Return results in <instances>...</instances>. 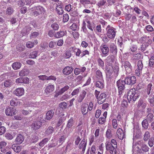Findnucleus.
<instances>
[{"label":"nucleus","mask_w":154,"mask_h":154,"mask_svg":"<svg viewBox=\"0 0 154 154\" xmlns=\"http://www.w3.org/2000/svg\"><path fill=\"white\" fill-rule=\"evenodd\" d=\"M106 150L109 153L106 154H117L118 146L116 140L113 139H111L110 142L106 141L105 143Z\"/></svg>","instance_id":"nucleus-1"},{"label":"nucleus","mask_w":154,"mask_h":154,"mask_svg":"<svg viewBox=\"0 0 154 154\" xmlns=\"http://www.w3.org/2000/svg\"><path fill=\"white\" fill-rule=\"evenodd\" d=\"M45 12L44 8L40 5L34 7L29 11L30 15L35 17L39 15L40 14H44Z\"/></svg>","instance_id":"nucleus-2"},{"label":"nucleus","mask_w":154,"mask_h":154,"mask_svg":"<svg viewBox=\"0 0 154 154\" xmlns=\"http://www.w3.org/2000/svg\"><path fill=\"white\" fill-rule=\"evenodd\" d=\"M140 96L138 92H136L134 88L131 89L128 92L127 99L129 102L130 101H135Z\"/></svg>","instance_id":"nucleus-3"},{"label":"nucleus","mask_w":154,"mask_h":154,"mask_svg":"<svg viewBox=\"0 0 154 154\" xmlns=\"http://www.w3.org/2000/svg\"><path fill=\"white\" fill-rule=\"evenodd\" d=\"M100 91L95 90L94 93L95 97L97 100V102L98 104H101L105 101L106 97V94L104 92L101 93L99 95Z\"/></svg>","instance_id":"nucleus-4"},{"label":"nucleus","mask_w":154,"mask_h":154,"mask_svg":"<svg viewBox=\"0 0 154 154\" xmlns=\"http://www.w3.org/2000/svg\"><path fill=\"white\" fill-rule=\"evenodd\" d=\"M116 84L119 90V94L120 95L125 89V85L126 83L125 81L119 79L117 82Z\"/></svg>","instance_id":"nucleus-5"},{"label":"nucleus","mask_w":154,"mask_h":154,"mask_svg":"<svg viewBox=\"0 0 154 154\" xmlns=\"http://www.w3.org/2000/svg\"><path fill=\"white\" fill-rule=\"evenodd\" d=\"M139 142L140 143H138V144L140 146V148L137 147V148H138V149L137 150V152L141 153H142V151L145 152H148L149 149L148 146L143 142Z\"/></svg>","instance_id":"nucleus-6"},{"label":"nucleus","mask_w":154,"mask_h":154,"mask_svg":"<svg viewBox=\"0 0 154 154\" xmlns=\"http://www.w3.org/2000/svg\"><path fill=\"white\" fill-rule=\"evenodd\" d=\"M105 69L106 76L110 77L113 72V66L112 63L107 64L106 66Z\"/></svg>","instance_id":"nucleus-7"},{"label":"nucleus","mask_w":154,"mask_h":154,"mask_svg":"<svg viewBox=\"0 0 154 154\" xmlns=\"http://www.w3.org/2000/svg\"><path fill=\"white\" fill-rule=\"evenodd\" d=\"M137 67L135 70V75L136 76H139L142 73V71L143 68V64L142 60H139L137 63Z\"/></svg>","instance_id":"nucleus-8"},{"label":"nucleus","mask_w":154,"mask_h":154,"mask_svg":"<svg viewBox=\"0 0 154 154\" xmlns=\"http://www.w3.org/2000/svg\"><path fill=\"white\" fill-rule=\"evenodd\" d=\"M5 114L8 116H12L17 113V110L14 108L8 107L5 110Z\"/></svg>","instance_id":"nucleus-9"},{"label":"nucleus","mask_w":154,"mask_h":154,"mask_svg":"<svg viewBox=\"0 0 154 154\" xmlns=\"http://www.w3.org/2000/svg\"><path fill=\"white\" fill-rule=\"evenodd\" d=\"M125 81L126 84L134 85L136 82V78L134 76H132L130 77H126L125 78Z\"/></svg>","instance_id":"nucleus-10"},{"label":"nucleus","mask_w":154,"mask_h":154,"mask_svg":"<svg viewBox=\"0 0 154 154\" xmlns=\"http://www.w3.org/2000/svg\"><path fill=\"white\" fill-rule=\"evenodd\" d=\"M100 49L102 54L105 56L108 54L109 49L106 45H101L100 47Z\"/></svg>","instance_id":"nucleus-11"},{"label":"nucleus","mask_w":154,"mask_h":154,"mask_svg":"<svg viewBox=\"0 0 154 154\" xmlns=\"http://www.w3.org/2000/svg\"><path fill=\"white\" fill-rule=\"evenodd\" d=\"M24 90L22 88H18L14 91V94L17 96H21L24 94Z\"/></svg>","instance_id":"nucleus-12"},{"label":"nucleus","mask_w":154,"mask_h":154,"mask_svg":"<svg viewBox=\"0 0 154 154\" xmlns=\"http://www.w3.org/2000/svg\"><path fill=\"white\" fill-rule=\"evenodd\" d=\"M73 68L72 66H66L63 70V73L66 75H68L70 74L73 71Z\"/></svg>","instance_id":"nucleus-13"},{"label":"nucleus","mask_w":154,"mask_h":154,"mask_svg":"<svg viewBox=\"0 0 154 154\" xmlns=\"http://www.w3.org/2000/svg\"><path fill=\"white\" fill-rule=\"evenodd\" d=\"M137 41L138 43H140L143 44L141 46V50L142 52L146 50V48L148 46L149 44L150 43H148L147 41V42H144V39H139V40H137Z\"/></svg>","instance_id":"nucleus-14"},{"label":"nucleus","mask_w":154,"mask_h":154,"mask_svg":"<svg viewBox=\"0 0 154 154\" xmlns=\"http://www.w3.org/2000/svg\"><path fill=\"white\" fill-rule=\"evenodd\" d=\"M116 134L118 138L121 140L123 139L125 136V134L121 128H118L116 131Z\"/></svg>","instance_id":"nucleus-15"},{"label":"nucleus","mask_w":154,"mask_h":154,"mask_svg":"<svg viewBox=\"0 0 154 154\" xmlns=\"http://www.w3.org/2000/svg\"><path fill=\"white\" fill-rule=\"evenodd\" d=\"M67 34V32L65 30H60L54 34V37L57 38L63 37Z\"/></svg>","instance_id":"nucleus-16"},{"label":"nucleus","mask_w":154,"mask_h":154,"mask_svg":"<svg viewBox=\"0 0 154 154\" xmlns=\"http://www.w3.org/2000/svg\"><path fill=\"white\" fill-rule=\"evenodd\" d=\"M114 29V28H113L108 29L107 34L109 38H113L115 37L116 32L115 31Z\"/></svg>","instance_id":"nucleus-17"},{"label":"nucleus","mask_w":154,"mask_h":154,"mask_svg":"<svg viewBox=\"0 0 154 154\" xmlns=\"http://www.w3.org/2000/svg\"><path fill=\"white\" fill-rule=\"evenodd\" d=\"M24 140V137L21 134H17L15 140V142L17 144H20L22 143Z\"/></svg>","instance_id":"nucleus-18"},{"label":"nucleus","mask_w":154,"mask_h":154,"mask_svg":"<svg viewBox=\"0 0 154 154\" xmlns=\"http://www.w3.org/2000/svg\"><path fill=\"white\" fill-rule=\"evenodd\" d=\"M87 143V141L85 139H83L79 145V149H82V151L83 152H84Z\"/></svg>","instance_id":"nucleus-19"},{"label":"nucleus","mask_w":154,"mask_h":154,"mask_svg":"<svg viewBox=\"0 0 154 154\" xmlns=\"http://www.w3.org/2000/svg\"><path fill=\"white\" fill-rule=\"evenodd\" d=\"M86 68L85 66H83L80 68H75L74 70V73L76 75H78L81 72L83 73L86 70Z\"/></svg>","instance_id":"nucleus-20"},{"label":"nucleus","mask_w":154,"mask_h":154,"mask_svg":"<svg viewBox=\"0 0 154 154\" xmlns=\"http://www.w3.org/2000/svg\"><path fill=\"white\" fill-rule=\"evenodd\" d=\"M88 104L85 103L83 104L81 107V111L82 114L85 115L88 113Z\"/></svg>","instance_id":"nucleus-21"},{"label":"nucleus","mask_w":154,"mask_h":154,"mask_svg":"<svg viewBox=\"0 0 154 154\" xmlns=\"http://www.w3.org/2000/svg\"><path fill=\"white\" fill-rule=\"evenodd\" d=\"M87 92L84 90L82 91L79 97L78 101L79 102H82L87 94Z\"/></svg>","instance_id":"nucleus-22"},{"label":"nucleus","mask_w":154,"mask_h":154,"mask_svg":"<svg viewBox=\"0 0 154 154\" xmlns=\"http://www.w3.org/2000/svg\"><path fill=\"white\" fill-rule=\"evenodd\" d=\"M54 90V85H50L47 87L45 89V92L47 94H51Z\"/></svg>","instance_id":"nucleus-23"},{"label":"nucleus","mask_w":154,"mask_h":154,"mask_svg":"<svg viewBox=\"0 0 154 154\" xmlns=\"http://www.w3.org/2000/svg\"><path fill=\"white\" fill-rule=\"evenodd\" d=\"M42 125V122L39 121H35L31 125L32 128L34 130H37L39 129Z\"/></svg>","instance_id":"nucleus-24"},{"label":"nucleus","mask_w":154,"mask_h":154,"mask_svg":"<svg viewBox=\"0 0 154 154\" xmlns=\"http://www.w3.org/2000/svg\"><path fill=\"white\" fill-rule=\"evenodd\" d=\"M54 114V112L52 110L47 111L46 114L45 119L48 120H50L53 117Z\"/></svg>","instance_id":"nucleus-25"},{"label":"nucleus","mask_w":154,"mask_h":154,"mask_svg":"<svg viewBox=\"0 0 154 154\" xmlns=\"http://www.w3.org/2000/svg\"><path fill=\"white\" fill-rule=\"evenodd\" d=\"M124 66L125 68L126 71L128 73H130L131 72V66L128 61H126L124 63Z\"/></svg>","instance_id":"nucleus-26"},{"label":"nucleus","mask_w":154,"mask_h":154,"mask_svg":"<svg viewBox=\"0 0 154 154\" xmlns=\"http://www.w3.org/2000/svg\"><path fill=\"white\" fill-rule=\"evenodd\" d=\"M31 28H32L30 27L29 25L25 26L23 28L21 31L22 35L24 36L25 35L29 32L31 30Z\"/></svg>","instance_id":"nucleus-27"},{"label":"nucleus","mask_w":154,"mask_h":154,"mask_svg":"<svg viewBox=\"0 0 154 154\" xmlns=\"http://www.w3.org/2000/svg\"><path fill=\"white\" fill-rule=\"evenodd\" d=\"M29 69L23 68L19 73V75L21 76L27 75L29 74Z\"/></svg>","instance_id":"nucleus-28"},{"label":"nucleus","mask_w":154,"mask_h":154,"mask_svg":"<svg viewBox=\"0 0 154 154\" xmlns=\"http://www.w3.org/2000/svg\"><path fill=\"white\" fill-rule=\"evenodd\" d=\"M96 88H98L100 89H102L104 87V83L103 81L98 80L97 81L95 84Z\"/></svg>","instance_id":"nucleus-29"},{"label":"nucleus","mask_w":154,"mask_h":154,"mask_svg":"<svg viewBox=\"0 0 154 154\" xmlns=\"http://www.w3.org/2000/svg\"><path fill=\"white\" fill-rule=\"evenodd\" d=\"M10 105L13 106H17L20 104L19 100L16 98H13L10 101Z\"/></svg>","instance_id":"nucleus-30"},{"label":"nucleus","mask_w":154,"mask_h":154,"mask_svg":"<svg viewBox=\"0 0 154 154\" xmlns=\"http://www.w3.org/2000/svg\"><path fill=\"white\" fill-rule=\"evenodd\" d=\"M21 66V64L18 62H15L12 65V68L14 70H17L20 69Z\"/></svg>","instance_id":"nucleus-31"},{"label":"nucleus","mask_w":154,"mask_h":154,"mask_svg":"<svg viewBox=\"0 0 154 154\" xmlns=\"http://www.w3.org/2000/svg\"><path fill=\"white\" fill-rule=\"evenodd\" d=\"M12 148L15 152L18 153L21 151L22 147L21 146H17L13 144L12 145Z\"/></svg>","instance_id":"nucleus-32"},{"label":"nucleus","mask_w":154,"mask_h":154,"mask_svg":"<svg viewBox=\"0 0 154 154\" xmlns=\"http://www.w3.org/2000/svg\"><path fill=\"white\" fill-rule=\"evenodd\" d=\"M38 43L37 40H35L34 42L28 41L26 43V46L27 48H30L33 47L35 45L37 44Z\"/></svg>","instance_id":"nucleus-33"},{"label":"nucleus","mask_w":154,"mask_h":154,"mask_svg":"<svg viewBox=\"0 0 154 154\" xmlns=\"http://www.w3.org/2000/svg\"><path fill=\"white\" fill-rule=\"evenodd\" d=\"M106 0H99L96 4V5L99 8H101L104 6L106 4Z\"/></svg>","instance_id":"nucleus-34"},{"label":"nucleus","mask_w":154,"mask_h":154,"mask_svg":"<svg viewBox=\"0 0 154 154\" xmlns=\"http://www.w3.org/2000/svg\"><path fill=\"white\" fill-rule=\"evenodd\" d=\"M56 11L57 13L59 15L62 14L63 12V8L59 5H57L56 8Z\"/></svg>","instance_id":"nucleus-35"},{"label":"nucleus","mask_w":154,"mask_h":154,"mask_svg":"<svg viewBox=\"0 0 154 154\" xmlns=\"http://www.w3.org/2000/svg\"><path fill=\"white\" fill-rule=\"evenodd\" d=\"M96 77L98 79H103L102 72L100 70H97L95 72Z\"/></svg>","instance_id":"nucleus-36"},{"label":"nucleus","mask_w":154,"mask_h":154,"mask_svg":"<svg viewBox=\"0 0 154 154\" xmlns=\"http://www.w3.org/2000/svg\"><path fill=\"white\" fill-rule=\"evenodd\" d=\"M142 57L143 56H142V54L141 53H137L133 55L132 59L133 60H138Z\"/></svg>","instance_id":"nucleus-37"},{"label":"nucleus","mask_w":154,"mask_h":154,"mask_svg":"<svg viewBox=\"0 0 154 154\" xmlns=\"http://www.w3.org/2000/svg\"><path fill=\"white\" fill-rule=\"evenodd\" d=\"M81 4L83 5V6L85 8V5L86 4H90L92 5L93 4L92 2H91L89 0H79Z\"/></svg>","instance_id":"nucleus-38"},{"label":"nucleus","mask_w":154,"mask_h":154,"mask_svg":"<svg viewBox=\"0 0 154 154\" xmlns=\"http://www.w3.org/2000/svg\"><path fill=\"white\" fill-rule=\"evenodd\" d=\"M54 131V128L53 127L49 126L45 131V133L47 135H49L52 134Z\"/></svg>","instance_id":"nucleus-39"},{"label":"nucleus","mask_w":154,"mask_h":154,"mask_svg":"<svg viewBox=\"0 0 154 154\" xmlns=\"http://www.w3.org/2000/svg\"><path fill=\"white\" fill-rule=\"evenodd\" d=\"M97 64L99 66L103 69L104 66V64L103 61L100 58H99L97 59Z\"/></svg>","instance_id":"nucleus-40"},{"label":"nucleus","mask_w":154,"mask_h":154,"mask_svg":"<svg viewBox=\"0 0 154 154\" xmlns=\"http://www.w3.org/2000/svg\"><path fill=\"white\" fill-rule=\"evenodd\" d=\"M113 57V56L112 55H110L107 57L106 60L107 64L112 63L114 61Z\"/></svg>","instance_id":"nucleus-41"},{"label":"nucleus","mask_w":154,"mask_h":154,"mask_svg":"<svg viewBox=\"0 0 154 154\" xmlns=\"http://www.w3.org/2000/svg\"><path fill=\"white\" fill-rule=\"evenodd\" d=\"M51 27L53 29V30L54 31L58 30L60 27L58 24L55 23L51 24Z\"/></svg>","instance_id":"nucleus-42"},{"label":"nucleus","mask_w":154,"mask_h":154,"mask_svg":"<svg viewBox=\"0 0 154 154\" xmlns=\"http://www.w3.org/2000/svg\"><path fill=\"white\" fill-rule=\"evenodd\" d=\"M13 8L11 6L8 7L6 10V13L7 14L11 15L14 12Z\"/></svg>","instance_id":"nucleus-43"},{"label":"nucleus","mask_w":154,"mask_h":154,"mask_svg":"<svg viewBox=\"0 0 154 154\" xmlns=\"http://www.w3.org/2000/svg\"><path fill=\"white\" fill-rule=\"evenodd\" d=\"M17 51H21L24 50L25 48V46L22 44H18L16 47Z\"/></svg>","instance_id":"nucleus-44"},{"label":"nucleus","mask_w":154,"mask_h":154,"mask_svg":"<svg viewBox=\"0 0 154 154\" xmlns=\"http://www.w3.org/2000/svg\"><path fill=\"white\" fill-rule=\"evenodd\" d=\"M38 54V52L36 51H33L29 54V57L30 58H35L36 57Z\"/></svg>","instance_id":"nucleus-45"},{"label":"nucleus","mask_w":154,"mask_h":154,"mask_svg":"<svg viewBox=\"0 0 154 154\" xmlns=\"http://www.w3.org/2000/svg\"><path fill=\"white\" fill-rule=\"evenodd\" d=\"M150 137L149 132L146 131L145 132L143 135V140L145 141H147L148 140Z\"/></svg>","instance_id":"nucleus-46"},{"label":"nucleus","mask_w":154,"mask_h":154,"mask_svg":"<svg viewBox=\"0 0 154 154\" xmlns=\"http://www.w3.org/2000/svg\"><path fill=\"white\" fill-rule=\"evenodd\" d=\"M146 119L144 120L142 122V127L146 129L148 128V122Z\"/></svg>","instance_id":"nucleus-47"},{"label":"nucleus","mask_w":154,"mask_h":154,"mask_svg":"<svg viewBox=\"0 0 154 154\" xmlns=\"http://www.w3.org/2000/svg\"><path fill=\"white\" fill-rule=\"evenodd\" d=\"M59 106L63 109H65L67 107V104L65 102H63L59 104Z\"/></svg>","instance_id":"nucleus-48"},{"label":"nucleus","mask_w":154,"mask_h":154,"mask_svg":"<svg viewBox=\"0 0 154 154\" xmlns=\"http://www.w3.org/2000/svg\"><path fill=\"white\" fill-rule=\"evenodd\" d=\"M87 23V27L88 29H90L91 31H93L92 24L90 21L88 19H86L85 21Z\"/></svg>","instance_id":"nucleus-49"},{"label":"nucleus","mask_w":154,"mask_h":154,"mask_svg":"<svg viewBox=\"0 0 154 154\" xmlns=\"http://www.w3.org/2000/svg\"><path fill=\"white\" fill-rule=\"evenodd\" d=\"M154 116L152 113H149L147 114V119H146L148 122H150L153 119Z\"/></svg>","instance_id":"nucleus-50"},{"label":"nucleus","mask_w":154,"mask_h":154,"mask_svg":"<svg viewBox=\"0 0 154 154\" xmlns=\"http://www.w3.org/2000/svg\"><path fill=\"white\" fill-rule=\"evenodd\" d=\"M110 50L112 51V53L113 52L117 53V48L116 45L114 44H112L110 45Z\"/></svg>","instance_id":"nucleus-51"},{"label":"nucleus","mask_w":154,"mask_h":154,"mask_svg":"<svg viewBox=\"0 0 154 154\" xmlns=\"http://www.w3.org/2000/svg\"><path fill=\"white\" fill-rule=\"evenodd\" d=\"M74 120L73 118H71L68 121L67 124V126L68 128L71 127L73 125Z\"/></svg>","instance_id":"nucleus-52"},{"label":"nucleus","mask_w":154,"mask_h":154,"mask_svg":"<svg viewBox=\"0 0 154 154\" xmlns=\"http://www.w3.org/2000/svg\"><path fill=\"white\" fill-rule=\"evenodd\" d=\"M86 24L85 22L84 21H83L82 24V29L84 32L85 33H87L88 32V30L86 27Z\"/></svg>","instance_id":"nucleus-53"},{"label":"nucleus","mask_w":154,"mask_h":154,"mask_svg":"<svg viewBox=\"0 0 154 154\" xmlns=\"http://www.w3.org/2000/svg\"><path fill=\"white\" fill-rule=\"evenodd\" d=\"M106 122L105 118L104 117H100V118L98 120V123L100 124H103Z\"/></svg>","instance_id":"nucleus-54"},{"label":"nucleus","mask_w":154,"mask_h":154,"mask_svg":"<svg viewBox=\"0 0 154 154\" xmlns=\"http://www.w3.org/2000/svg\"><path fill=\"white\" fill-rule=\"evenodd\" d=\"M49 139L47 138H44L43 140L39 144L40 146H43L44 144H45L48 141Z\"/></svg>","instance_id":"nucleus-55"},{"label":"nucleus","mask_w":154,"mask_h":154,"mask_svg":"<svg viewBox=\"0 0 154 154\" xmlns=\"http://www.w3.org/2000/svg\"><path fill=\"white\" fill-rule=\"evenodd\" d=\"M66 137L65 136V135H62L60 137V138H59L58 140V142L59 143H60L59 144V146H60L66 140Z\"/></svg>","instance_id":"nucleus-56"},{"label":"nucleus","mask_w":154,"mask_h":154,"mask_svg":"<svg viewBox=\"0 0 154 154\" xmlns=\"http://www.w3.org/2000/svg\"><path fill=\"white\" fill-rule=\"evenodd\" d=\"M152 86V84L151 83H149L147 85V88L146 90L147 92V93L148 95H149L150 93Z\"/></svg>","instance_id":"nucleus-57"},{"label":"nucleus","mask_w":154,"mask_h":154,"mask_svg":"<svg viewBox=\"0 0 154 154\" xmlns=\"http://www.w3.org/2000/svg\"><path fill=\"white\" fill-rule=\"evenodd\" d=\"M96 146L95 145H93L91 146L90 150V154H96Z\"/></svg>","instance_id":"nucleus-58"},{"label":"nucleus","mask_w":154,"mask_h":154,"mask_svg":"<svg viewBox=\"0 0 154 154\" xmlns=\"http://www.w3.org/2000/svg\"><path fill=\"white\" fill-rule=\"evenodd\" d=\"M69 88V86L68 85H66L63 88H61L60 91L61 93L63 94V93L65 92V91H67Z\"/></svg>","instance_id":"nucleus-59"},{"label":"nucleus","mask_w":154,"mask_h":154,"mask_svg":"<svg viewBox=\"0 0 154 154\" xmlns=\"http://www.w3.org/2000/svg\"><path fill=\"white\" fill-rule=\"evenodd\" d=\"M119 70V67L117 65H115L113 68V72L116 75H117Z\"/></svg>","instance_id":"nucleus-60"},{"label":"nucleus","mask_w":154,"mask_h":154,"mask_svg":"<svg viewBox=\"0 0 154 154\" xmlns=\"http://www.w3.org/2000/svg\"><path fill=\"white\" fill-rule=\"evenodd\" d=\"M72 5L70 4L66 5L65 7V10L68 12H70L72 8Z\"/></svg>","instance_id":"nucleus-61"},{"label":"nucleus","mask_w":154,"mask_h":154,"mask_svg":"<svg viewBox=\"0 0 154 154\" xmlns=\"http://www.w3.org/2000/svg\"><path fill=\"white\" fill-rule=\"evenodd\" d=\"M106 137L108 138H110L112 137V134L111 133V131L110 129H107L106 131Z\"/></svg>","instance_id":"nucleus-62"},{"label":"nucleus","mask_w":154,"mask_h":154,"mask_svg":"<svg viewBox=\"0 0 154 154\" xmlns=\"http://www.w3.org/2000/svg\"><path fill=\"white\" fill-rule=\"evenodd\" d=\"M118 125L117 120L115 119H113L112 120V125L113 128L116 129Z\"/></svg>","instance_id":"nucleus-63"},{"label":"nucleus","mask_w":154,"mask_h":154,"mask_svg":"<svg viewBox=\"0 0 154 154\" xmlns=\"http://www.w3.org/2000/svg\"><path fill=\"white\" fill-rule=\"evenodd\" d=\"M11 81L9 80H7L5 81L4 83V86L5 87H9L11 84Z\"/></svg>","instance_id":"nucleus-64"}]
</instances>
